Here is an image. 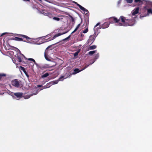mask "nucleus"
<instances>
[{"label": "nucleus", "mask_w": 152, "mask_h": 152, "mask_svg": "<svg viewBox=\"0 0 152 152\" xmlns=\"http://www.w3.org/2000/svg\"><path fill=\"white\" fill-rule=\"evenodd\" d=\"M120 19L122 23H119V25L120 26H132L135 23V21L134 20L126 19V18L123 16H121L119 19H118L115 17H111L109 18V23L110 24L118 23L119 22Z\"/></svg>", "instance_id": "obj_1"}, {"label": "nucleus", "mask_w": 152, "mask_h": 152, "mask_svg": "<svg viewBox=\"0 0 152 152\" xmlns=\"http://www.w3.org/2000/svg\"><path fill=\"white\" fill-rule=\"evenodd\" d=\"M15 36H18L19 37H15L11 38V39L17 41H23L27 42L29 41L31 39L27 36L23 34H15Z\"/></svg>", "instance_id": "obj_2"}, {"label": "nucleus", "mask_w": 152, "mask_h": 152, "mask_svg": "<svg viewBox=\"0 0 152 152\" xmlns=\"http://www.w3.org/2000/svg\"><path fill=\"white\" fill-rule=\"evenodd\" d=\"M11 84L13 86L16 88L21 87L23 86L22 82L18 79H14L11 81Z\"/></svg>", "instance_id": "obj_3"}, {"label": "nucleus", "mask_w": 152, "mask_h": 152, "mask_svg": "<svg viewBox=\"0 0 152 152\" xmlns=\"http://www.w3.org/2000/svg\"><path fill=\"white\" fill-rule=\"evenodd\" d=\"M89 65H86L85 66L83 69H81L80 70L79 69H78L77 68H76V69H75L74 70V72H73V73H70L69 75V74H67V77H65V79H66L69 77H70L72 75H75V74L78 73H79L80 72L84 70L87 67L89 66Z\"/></svg>", "instance_id": "obj_4"}, {"label": "nucleus", "mask_w": 152, "mask_h": 152, "mask_svg": "<svg viewBox=\"0 0 152 152\" xmlns=\"http://www.w3.org/2000/svg\"><path fill=\"white\" fill-rule=\"evenodd\" d=\"M54 64L52 65L51 64H45L42 66V69H45L47 68H51L54 67L56 65V63L53 62Z\"/></svg>", "instance_id": "obj_5"}, {"label": "nucleus", "mask_w": 152, "mask_h": 152, "mask_svg": "<svg viewBox=\"0 0 152 152\" xmlns=\"http://www.w3.org/2000/svg\"><path fill=\"white\" fill-rule=\"evenodd\" d=\"M42 14L44 15L48 16L50 18H52L54 16V15L49 12L43 10L42 11Z\"/></svg>", "instance_id": "obj_6"}, {"label": "nucleus", "mask_w": 152, "mask_h": 152, "mask_svg": "<svg viewBox=\"0 0 152 152\" xmlns=\"http://www.w3.org/2000/svg\"><path fill=\"white\" fill-rule=\"evenodd\" d=\"M96 36V33H94L93 35L90 36L88 40V43L91 42V44H92L95 40Z\"/></svg>", "instance_id": "obj_7"}, {"label": "nucleus", "mask_w": 152, "mask_h": 152, "mask_svg": "<svg viewBox=\"0 0 152 152\" xmlns=\"http://www.w3.org/2000/svg\"><path fill=\"white\" fill-rule=\"evenodd\" d=\"M67 32H63V33H59L57 34H56L52 38H51L50 37V38H48V41H49L50 40H52L53 39H55L56 37H58L60 36H61L62 35L65 34Z\"/></svg>", "instance_id": "obj_8"}, {"label": "nucleus", "mask_w": 152, "mask_h": 152, "mask_svg": "<svg viewBox=\"0 0 152 152\" xmlns=\"http://www.w3.org/2000/svg\"><path fill=\"white\" fill-rule=\"evenodd\" d=\"M23 93L21 92L15 93L14 94V95L16 96L17 99H19L22 97Z\"/></svg>", "instance_id": "obj_9"}, {"label": "nucleus", "mask_w": 152, "mask_h": 152, "mask_svg": "<svg viewBox=\"0 0 152 152\" xmlns=\"http://www.w3.org/2000/svg\"><path fill=\"white\" fill-rule=\"evenodd\" d=\"M110 24L109 22H105L102 25L101 28L103 29L109 27Z\"/></svg>", "instance_id": "obj_10"}, {"label": "nucleus", "mask_w": 152, "mask_h": 152, "mask_svg": "<svg viewBox=\"0 0 152 152\" xmlns=\"http://www.w3.org/2000/svg\"><path fill=\"white\" fill-rule=\"evenodd\" d=\"M139 7L135 8L132 12V15H134L139 12Z\"/></svg>", "instance_id": "obj_11"}, {"label": "nucleus", "mask_w": 152, "mask_h": 152, "mask_svg": "<svg viewBox=\"0 0 152 152\" xmlns=\"http://www.w3.org/2000/svg\"><path fill=\"white\" fill-rule=\"evenodd\" d=\"M20 69L21 70L23 71V72H24V73H25V74L26 76L28 77H29V76L28 75V73L26 72V71L24 67L20 66Z\"/></svg>", "instance_id": "obj_12"}, {"label": "nucleus", "mask_w": 152, "mask_h": 152, "mask_svg": "<svg viewBox=\"0 0 152 152\" xmlns=\"http://www.w3.org/2000/svg\"><path fill=\"white\" fill-rule=\"evenodd\" d=\"M37 94V93L36 92L35 93L32 94H30L29 95H26L25 97V99H28L31 96H32L33 95H35Z\"/></svg>", "instance_id": "obj_13"}, {"label": "nucleus", "mask_w": 152, "mask_h": 152, "mask_svg": "<svg viewBox=\"0 0 152 152\" xmlns=\"http://www.w3.org/2000/svg\"><path fill=\"white\" fill-rule=\"evenodd\" d=\"M146 7H147L145 6L144 7V8L146 10H147ZM147 12H148V14L151 13V14H152V10L151 9V8L148 9H147Z\"/></svg>", "instance_id": "obj_14"}, {"label": "nucleus", "mask_w": 152, "mask_h": 152, "mask_svg": "<svg viewBox=\"0 0 152 152\" xmlns=\"http://www.w3.org/2000/svg\"><path fill=\"white\" fill-rule=\"evenodd\" d=\"M143 1L144 0H134V2L136 3H138L140 4H142Z\"/></svg>", "instance_id": "obj_15"}, {"label": "nucleus", "mask_w": 152, "mask_h": 152, "mask_svg": "<svg viewBox=\"0 0 152 152\" xmlns=\"http://www.w3.org/2000/svg\"><path fill=\"white\" fill-rule=\"evenodd\" d=\"M17 58L19 62H22V58L21 56H18L17 57Z\"/></svg>", "instance_id": "obj_16"}, {"label": "nucleus", "mask_w": 152, "mask_h": 152, "mask_svg": "<svg viewBox=\"0 0 152 152\" xmlns=\"http://www.w3.org/2000/svg\"><path fill=\"white\" fill-rule=\"evenodd\" d=\"M49 74L48 73H45V74H43V75H42L41 76V77L42 78H44V77H48V76H49Z\"/></svg>", "instance_id": "obj_17"}, {"label": "nucleus", "mask_w": 152, "mask_h": 152, "mask_svg": "<svg viewBox=\"0 0 152 152\" xmlns=\"http://www.w3.org/2000/svg\"><path fill=\"white\" fill-rule=\"evenodd\" d=\"M80 8L83 11H87V10L83 7L82 6H79Z\"/></svg>", "instance_id": "obj_18"}, {"label": "nucleus", "mask_w": 152, "mask_h": 152, "mask_svg": "<svg viewBox=\"0 0 152 152\" xmlns=\"http://www.w3.org/2000/svg\"><path fill=\"white\" fill-rule=\"evenodd\" d=\"M96 48V46L95 45H93L91 46L89 48L90 50H93Z\"/></svg>", "instance_id": "obj_19"}, {"label": "nucleus", "mask_w": 152, "mask_h": 152, "mask_svg": "<svg viewBox=\"0 0 152 152\" xmlns=\"http://www.w3.org/2000/svg\"><path fill=\"white\" fill-rule=\"evenodd\" d=\"M96 50L91 51L88 52V54L89 55H92L95 53Z\"/></svg>", "instance_id": "obj_20"}, {"label": "nucleus", "mask_w": 152, "mask_h": 152, "mask_svg": "<svg viewBox=\"0 0 152 152\" xmlns=\"http://www.w3.org/2000/svg\"><path fill=\"white\" fill-rule=\"evenodd\" d=\"M64 76H61L60 77H59L58 79L59 81H63V78H64Z\"/></svg>", "instance_id": "obj_21"}, {"label": "nucleus", "mask_w": 152, "mask_h": 152, "mask_svg": "<svg viewBox=\"0 0 152 152\" xmlns=\"http://www.w3.org/2000/svg\"><path fill=\"white\" fill-rule=\"evenodd\" d=\"M69 17L71 18V22L72 23H75V20L74 18L71 15H69Z\"/></svg>", "instance_id": "obj_22"}, {"label": "nucleus", "mask_w": 152, "mask_h": 152, "mask_svg": "<svg viewBox=\"0 0 152 152\" xmlns=\"http://www.w3.org/2000/svg\"><path fill=\"white\" fill-rule=\"evenodd\" d=\"M53 18L54 20H56V21H59L60 20V18H58L53 17Z\"/></svg>", "instance_id": "obj_23"}, {"label": "nucleus", "mask_w": 152, "mask_h": 152, "mask_svg": "<svg viewBox=\"0 0 152 152\" xmlns=\"http://www.w3.org/2000/svg\"><path fill=\"white\" fill-rule=\"evenodd\" d=\"M127 3L131 4L132 3L133 0H125Z\"/></svg>", "instance_id": "obj_24"}, {"label": "nucleus", "mask_w": 152, "mask_h": 152, "mask_svg": "<svg viewBox=\"0 0 152 152\" xmlns=\"http://www.w3.org/2000/svg\"><path fill=\"white\" fill-rule=\"evenodd\" d=\"M59 80H55V81H53L52 82H53V84H57L58 83V82L59 81Z\"/></svg>", "instance_id": "obj_25"}, {"label": "nucleus", "mask_w": 152, "mask_h": 152, "mask_svg": "<svg viewBox=\"0 0 152 152\" xmlns=\"http://www.w3.org/2000/svg\"><path fill=\"white\" fill-rule=\"evenodd\" d=\"M6 76V75L5 74H0V80L1 78L2 77H5Z\"/></svg>", "instance_id": "obj_26"}, {"label": "nucleus", "mask_w": 152, "mask_h": 152, "mask_svg": "<svg viewBox=\"0 0 152 152\" xmlns=\"http://www.w3.org/2000/svg\"><path fill=\"white\" fill-rule=\"evenodd\" d=\"M88 31V27H87V28H86L85 30H83V33H86Z\"/></svg>", "instance_id": "obj_27"}, {"label": "nucleus", "mask_w": 152, "mask_h": 152, "mask_svg": "<svg viewBox=\"0 0 152 152\" xmlns=\"http://www.w3.org/2000/svg\"><path fill=\"white\" fill-rule=\"evenodd\" d=\"M79 28L77 26L75 29L72 32L71 34H72L76 32Z\"/></svg>", "instance_id": "obj_28"}, {"label": "nucleus", "mask_w": 152, "mask_h": 152, "mask_svg": "<svg viewBox=\"0 0 152 152\" xmlns=\"http://www.w3.org/2000/svg\"><path fill=\"white\" fill-rule=\"evenodd\" d=\"M28 60H29V61H32L34 63H36L35 61V60L34 59H33V58H29L28 59Z\"/></svg>", "instance_id": "obj_29"}, {"label": "nucleus", "mask_w": 152, "mask_h": 152, "mask_svg": "<svg viewBox=\"0 0 152 152\" xmlns=\"http://www.w3.org/2000/svg\"><path fill=\"white\" fill-rule=\"evenodd\" d=\"M99 53L97 54L95 56V58L97 59L99 57Z\"/></svg>", "instance_id": "obj_30"}, {"label": "nucleus", "mask_w": 152, "mask_h": 152, "mask_svg": "<svg viewBox=\"0 0 152 152\" xmlns=\"http://www.w3.org/2000/svg\"><path fill=\"white\" fill-rule=\"evenodd\" d=\"M45 58L46 59V60H48V61H49V59L47 57V56H46V55L45 54Z\"/></svg>", "instance_id": "obj_31"}, {"label": "nucleus", "mask_w": 152, "mask_h": 152, "mask_svg": "<svg viewBox=\"0 0 152 152\" xmlns=\"http://www.w3.org/2000/svg\"><path fill=\"white\" fill-rule=\"evenodd\" d=\"M70 37V35H69L68 37H67L66 38L64 39L63 40H66L67 39H69Z\"/></svg>", "instance_id": "obj_32"}, {"label": "nucleus", "mask_w": 152, "mask_h": 152, "mask_svg": "<svg viewBox=\"0 0 152 152\" xmlns=\"http://www.w3.org/2000/svg\"><path fill=\"white\" fill-rule=\"evenodd\" d=\"M51 36V34H49L48 35H46V36H45L44 37H50V36Z\"/></svg>", "instance_id": "obj_33"}, {"label": "nucleus", "mask_w": 152, "mask_h": 152, "mask_svg": "<svg viewBox=\"0 0 152 152\" xmlns=\"http://www.w3.org/2000/svg\"><path fill=\"white\" fill-rule=\"evenodd\" d=\"M83 11L84 12H86V15H89V12L88 10H87V11Z\"/></svg>", "instance_id": "obj_34"}, {"label": "nucleus", "mask_w": 152, "mask_h": 152, "mask_svg": "<svg viewBox=\"0 0 152 152\" xmlns=\"http://www.w3.org/2000/svg\"><path fill=\"white\" fill-rule=\"evenodd\" d=\"M100 24V23H98L96 25V26H95L94 27H96L97 26H99V25Z\"/></svg>", "instance_id": "obj_35"}, {"label": "nucleus", "mask_w": 152, "mask_h": 152, "mask_svg": "<svg viewBox=\"0 0 152 152\" xmlns=\"http://www.w3.org/2000/svg\"><path fill=\"white\" fill-rule=\"evenodd\" d=\"M6 34V33H2V34H1V35L0 36V37H2V36L4 35V34Z\"/></svg>", "instance_id": "obj_36"}, {"label": "nucleus", "mask_w": 152, "mask_h": 152, "mask_svg": "<svg viewBox=\"0 0 152 152\" xmlns=\"http://www.w3.org/2000/svg\"><path fill=\"white\" fill-rule=\"evenodd\" d=\"M78 52H75V54H74V56H77L78 55Z\"/></svg>", "instance_id": "obj_37"}, {"label": "nucleus", "mask_w": 152, "mask_h": 152, "mask_svg": "<svg viewBox=\"0 0 152 152\" xmlns=\"http://www.w3.org/2000/svg\"><path fill=\"white\" fill-rule=\"evenodd\" d=\"M24 1H30V0H23Z\"/></svg>", "instance_id": "obj_38"}, {"label": "nucleus", "mask_w": 152, "mask_h": 152, "mask_svg": "<svg viewBox=\"0 0 152 152\" xmlns=\"http://www.w3.org/2000/svg\"><path fill=\"white\" fill-rule=\"evenodd\" d=\"M80 24H78L77 26L79 28L80 27Z\"/></svg>", "instance_id": "obj_39"}, {"label": "nucleus", "mask_w": 152, "mask_h": 152, "mask_svg": "<svg viewBox=\"0 0 152 152\" xmlns=\"http://www.w3.org/2000/svg\"><path fill=\"white\" fill-rule=\"evenodd\" d=\"M77 5L79 7V6H80L81 5H80V4H77Z\"/></svg>", "instance_id": "obj_40"}, {"label": "nucleus", "mask_w": 152, "mask_h": 152, "mask_svg": "<svg viewBox=\"0 0 152 152\" xmlns=\"http://www.w3.org/2000/svg\"><path fill=\"white\" fill-rule=\"evenodd\" d=\"M41 86H41V85H38V87H41Z\"/></svg>", "instance_id": "obj_41"}, {"label": "nucleus", "mask_w": 152, "mask_h": 152, "mask_svg": "<svg viewBox=\"0 0 152 152\" xmlns=\"http://www.w3.org/2000/svg\"><path fill=\"white\" fill-rule=\"evenodd\" d=\"M50 46H48V47L46 49H48L49 48H50Z\"/></svg>", "instance_id": "obj_42"}, {"label": "nucleus", "mask_w": 152, "mask_h": 152, "mask_svg": "<svg viewBox=\"0 0 152 152\" xmlns=\"http://www.w3.org/2000/svg\"><path fill=\"white\" fill-rule=\"evenodd\" d=\"M50 46H48V47L46 49H48L49 48H50Z\"/></svg>", "instance_id": "obj_43"}, {"label": "nucleus", "mask_w": 152, "mask_h": 152, "mask_svg": "<svg viewBox=\"0 0 152 152\" xmlns=\"http://www.w3.org/2000/svg\"><path fill=\"white\" fill-rule=\"evenodd\" d=\"M53 69H49V70L51 71V70H53Z\"/></svg>", "instance_id": "obj_44"}, {"label": "nucleus", "mask_w": 152, "mask_h": 152, "mask_svg": "<svg viewBox=\"0 0 152 152\" xmlns=\"http://www.w3.org/2000/svg\"><path fill=\"white\" fill-rule=\"evenodd\" d=\"M83 36H84V35L83 34H81V36L82 37H83Z\"/></svg>", "instance_id": "obj_45"}, {"label": "nucleus", "mask_w": 152, "mask_h": 152, "mask_svg": "<svg viewBox=\"0 0 152 152\" xmlns=\"http://www.w3.org/2000/svg\"><path fill=\"white\" fill-rule=\"evenodd\" d=\"M44 88H47V87L45 86H44Z\"/></svg>", "instance_id": "obj_46"}, {"label": "nucleus", "mask_w": 152, "mask_h": 152, "mask_svg": "<svg viewBox=\"0 0 152 152\" xmlns=\"http://www.w3.org/2000/svg\"><path fill=\"white\" fill-rule=\"evenodd\" d=\"M98 28H98V29H100V27H99Z\"/></svg>", "instance_id": "obj_47"}]
</instances>
